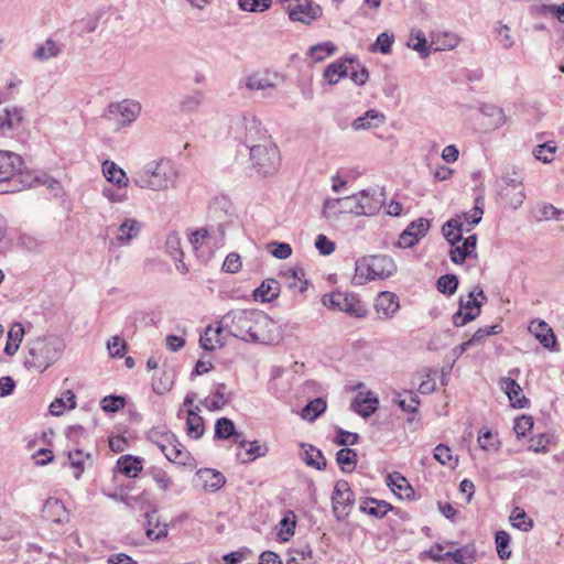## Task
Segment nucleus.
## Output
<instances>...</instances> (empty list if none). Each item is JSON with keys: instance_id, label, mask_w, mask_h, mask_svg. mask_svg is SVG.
I'll return each mask as SVG.
<instances>
[{"instance_id": "nucleus-7", "label": "nucleus", "mask_w": 564, "mask_h": 564, "mask_svg": "<svg viewBox=\"0 0 564 564\" xmlns=\"http://www.w3.org/2000/svg\"><path fill=\"white\" fill-rule=\"evenodd\" d=\"M141 112L139 101L123 99L117 102H110L104 112V118L116 123L117 128H124L137 120Z\"/></svg>"}, {"instance_id": "nucleus-11", "label": "nucleus", "mask_w": 564, "mask_h": 564, "mask_svg": "<svg viewBox=\"0 0 564 564\" xmlns=\"http://www.w3.org/2000/svg\"><path fill=\"white\" fill-rule=\"evenodd\" d=\"M289 13L292 21H299L311 24L321 17L322 9L318 4H314L312 0H279Z\"/></svg>"}, {"instance_id": "nucleus-45", "label": "nucleus", "mask_w": 564, "mask_h": 564, "mask_svg": "<svg viewBox=\"0 0 564 564\" xmlns=\"http://www.w3.org/2000/svg\"><path fill=\"white\" fill-rule=\"evenodd\" d=\"M303 460L307 466H311L317 470L325 469L327 464L322 451L312 445H308L307 449L304 451Z\"/></svg>"}, {"instance_id": "nucleus-61", "label": "nucleus", "mask_w": 564, "mask_h": 564, "mask_svg": "<svg viewBox=\"0 0 564 564\" xmlns=\"http://www.w3.org/2000/svg\"><path fill=\"white\" fill-rule=\"evenodd\" d=\"M203 100H204V93L200 90H195L182 99L181 110L184 112L195 111L203 104Z\"/></svg>"}, {"instance_id": "nucleus-49", "label": "nucleus", "mask_w": 564, "mask_h": 564, "mask_svg": "<svg viewBox=\"0 0 564 564\" xmlns=\"http://www.w3.org/2000/svg\"><path fill=\"white\" fill-rule=\"evenodd\" d=\"M337 47L332 42H322L316 45H313L308 55L312 57L314 62H322L326 57L333 55L336 52Z\"/></svg>"}, {"instance_id": "nucleus-26", "label": "nucleus", "mask_w": 564, "mask_h": 564, "mask_svg": "<svg viewBox=\"0 0 564 564\" xmlns=\"http://www.w3.org/2000/svg\"><path fill=\"white\" fill-rule=\"evenodd\" d=\"M246 86L250 90H262L263 97H271L275 88L274 83L267 73H254L248 76Z\"/></svg>"}, {"instance_id": "nucleus-63", "label": "nucleus", "mask_w": 564, "mask_h": 564, "mask_svg": "<svg viewBox=\"0 0 564 564\" xmlns=\"http://www.w3.org/2000/svg\"><path fill=\"white\" fill-rule=\"evenodd\" d=\"M272 6V0H238V7L247 12H264Z\"/></svg>"}, {"instance_id": "nucleus-5", "label": "nucleus", "mask_w": 564, "mask_h": 564, "mask_svg": "<svg viewBox=\"0 0 564 564\" xmlns=\"http://www.w3.org/2000/svg\"><path fill=\"white\" fill-rule=\"evenodd\" d=\"M383 193H377L376 189H362L358 194L344 197L339 203L344 204V208L357 216H371L380 210L382 206Z\"/></svg>"}, {"instance_id": "nucleus-18", "label": "nucleus", "mask_w": 564, "mask_h": 564, "mask_svg": "<svg viewBox=\"0 0 564 564\" xmlns=\"http://www.w3.org/2000/svg\"><path fill=\"white\" fill-rule=\"evenodd\" d=\"M499 387L508 395L511 405L523 409L528 404V399L522 394L520 384L512 378L503 377L499 380Z\"/></svg>"}, {"instance_id": "nucleus-9", "label": "nucleus", "mask_w": 564, "mask_h": 564, "mask_svg": "<svg viewBox=\"0 0 564 564\" xmlns=\"http://www.w3.org/2000/svg\"><path fill=\"white\" fill-rule=\"evenodd\" d=\"M486 301L487 296L481 289L469 292L466 300L460 296L459 308L452 318L453 324L456 327H462L476 319L481 313L482 303Z\"/></svg>"}, {"instance_id": "nucleus-39", "label": "nucleus", "mask_w": 564, "mask_h": 564, "mask_svg": "<svg viewBox=\"0 0 564 564\" xmlns=\"http://www.w3.org/2000/svg\"><path fill=\"white\" fill-rule=\"evenodd\" d=\"M463 223L459 218L447 220L442 227V234L447 242L455 246L462 240Z\"/></svg>"}, {"instance_id": "nucleus-34", "label": "nucleus", "mask_w": 564, "mask_h": 564, "mask_svg": "<svg viewBox=\"0 0 564 564\" xmlns=\"http://www.w3.org/2000/svg\"><path fill=\"white\" fill-rule=\"evenodd\" d=\"M231 399V393L227 392V386L223 382L215 386L214 398L206 399L204 405L210 411H218L224 408Z\"/></svg>"}, {"instance_id": "nucleus-46", "label": "nucleus", "mask_w": 564, "mask_h": 564, "mask_svg": "<svg viewBox=\"0 0 564 564\" xmlns=\"http://www.w3.org/2000/svg\"><path fill=\"white\" fill-rule=\"evenodd\" d=\"M510 522L512 527L523 532H529L534 525L533 520L529 518L525 511L520 507H516L511 511Z\"/></svg>"}, {"instance_id": "nucleus-53", "label": "nucleus", "mask_w": 564, "mask_h": 564, "mask_svg": "<svg viewBox=\"0 0 564 564\" xmlns=\"http://www.w3.org/2000/svg\"><path fill=\"white\" fill-rule=\"evenodd\" d=\"M406 398H403L401 393H397L393 398V402L398 404L402 411L415 413L420 403L419 398L412 391L406 392Z\"/></svg>"}, {"instance_id": "nucleus-44", "label": "nucleus", "mask_w": 564, "mask_h": 564, "mask_svg": "<svg viewBox=\"0 0 564 564\" xmlns=\"http://www.w3.org/2000/svg\"><path fill=\"white\" fill-rule=\"evenodd\" d=\"M446 555L454 564H474L476 560V551L473 545H465L453 552H446Z\"/></svg>"}, {"instance_id": "nucleus-35", "label": "nucleus", "mask_w": 564, "mask_h": 564, "mask_svg": "<svg viewBox=\"0 0 564 564\" xmlns=\"http://www.w3.org/2000/svg\"><path fill=\"white\" fill-rule=\"evenodd\" d=\"M279 282L274 279H267L253 291V296L262 302H271L279 296Z\"/></svg>"}, {"instance_id": "nucleus-48", "label": "nucleus", "mask_w": 564, "mask_h": 564, "mask_svg": "<svg viewBox=\"0 0 564 564\" xmlns=\"http://www.w3.org/2000/svg\"><path fill=\"white\" fill-rule=\"evenodd\" d=\"M174 433L162 427H152L147 434L148 441L156 445L160 449H162V445H165L170 441H174Z\"/></svg>"}, {"instance_id": "nucleus-42", "label": "nucleus", "mask_w": 564, "mask_h": 564, "mask_svg": "<svg viewBox=\"0 0 564 564\" xmlns=\"http://www.w3.org/2000/svg\"><path fill=\"white\" fill-rule=\"evenodd\" d=\"M336 462L344 473H351L357 465V453L348 447L341 448L336 453Z\"/></svg>"}, {"instance_id": "nucleus-16", "label": "nucleus", "mask_w": 564, "mask_h": 564, "mask_svg": "<svg viewBox=\"0 0 564 564\" xmlns=\"http://www.w3.org/2000/svg\"><path fill=\"white\" fill-rule=\"evenodd\" d=\"M399 308V297L392 292H380L375 300V310L380 319L392 318Z\"/></svg>"}, {"instance_id": "nucleus-6", "label": "nucleus", "mask_w": 564, "mask_h": 564, "mask_svg": "<svg viewBox=\"0 0 564 564\" xmlns=\"http://www.w3.org/2000/svg\"><path fill=\"white\" fill-rule=\"evenodd\" d=\"M250 160L253 169L262 176L275 173L280 165V152L272 142L252 144Z\"/></svg>"}, {"instance_id": "nucleus-22", "label": "nucleus", "mask_w": 564, "mask_h": 564, "mask_svg": "<svg viewBox=\"0 0 564 564\" xmlns=\"http://www.w3.org/2000/svg\"><path fill=\"white\" fill-rule=\"evenodd\" d=\"M43 512L46 518L50 519L54 523H65L69 520V514L64 506V503L54 497H50L46 499Z\"/></svg>"}, {"instance_id": "nucleus-21", "label": "nucleus", "mask_w": 564, "mask_h": 564, "mask_svg": "<svg viewBox=\"0 0 564 564\" xmlns=\"http://www.w3.org/2000/svg\"><path fill=\"white\" fill-rule=\"evenodd\" d=\"M161 452L169 462L183 466L187 465V460L191 458L189 453L176 436L174 437V441H170L165 445H162Z\"/></svg>"}, {"instance_id": "nucleus-10", "label": "nucleus", "mask_w": 564, "mask_h": 564, "mask_svg": "<svg viewBox=\"0 0 564 564\" xmlns=\"http://www.w3.org/2000/svg\"><path fill=\"white\" fill-rule=\"evenodd\" d=\"M355 503V495L349 482L340 479L335 484L332 495L333 513L338 521L345 520Z\"/></svg>"}, {"instance_id": "nucleus-31", "label": "nucleus", "mask_w": 564, "mask_h": 564, "mask_svg": "<svg viewBox=\"0 0 564 564\" xmlns=\"http://www.w3.org/2000/svg\"><path fill=\"white\" fill-rule=\"evenodd\" d=\"M232 437L236 443L242 437V433L236 430L234 422L228 417H220L215 423V438L228 440Z\"/></svg>"}, {"instance_id": "nucleus-37", "label": "nucleus", "mask_w": 564, "mask_h": 564, "mask_svg": "<svg viewBox=\"0 0 564 564\" xmlns=\"http://www.w3.org/2000/svg\"><path fill=\"white\" fill-rule=\"evenodd\" d=\"M498 194L513 209L521 207L525 199L524 188L512 189L507 186H499Z\"/></svg>"}, {"instance_id": "nucleus-57", "label": "nucleus", "mask_w": 564, "mask_h": 564, "mask_svg": "<svg viewBox=\"0 0 564 564\" xmlns=\"http://www.w3.org/2000/svg\"><path fill=\"white\" fill-rule=\"evenodd\" d=\"M496 549L501 560H508L511 556L510 550V535L508 532L501 530L496 533L495 538Z\"/></svg>"}, {"instance_id": "nucleus-54", "label": "nucleus", "mask_w": 564, "mask_h": 564, "mask_svg": "<svg viewBox=\"0 0 564 564\" xmlns=\"http://www.w3.org/2000/svg\"><path fill=\"white\" fill-rule=\"evenodd\" d=\"M59 54V48L53 40H46L43 44L39 45L33 53L34 58L46 61Z\"/></svg>"}, {"instance_id": "nucleus-19", "label": "nucleus", "mask_w": 564, "mask_h": 564, "mask_svg": "<svg viewBox=\"0 0 564 564\" xmlns=\"http://www.w3.org/2000/svg\"><path fill=\"white\" fill-rule=\"evenodd\" d=\"M378 404V398L372 392L368 391L365 395L359 393L351 401L350 409L362 417H369L377 411Z\"/></svg>"}, {"instance_id": "nucleus-25", "label": "nucleus", "mask_w": 564, "mask_h": 564, "mask_svg": "<svg viewBox=\"0 0 564 564\" xmlns=\"http://www.w3.org/2000/svg\"><path fill=\"white\" fill-rule=\"evenodd\" d=\"M102 173L106 180L117 187L124 188L128 186L129 178L126 172L113 161L106 160L102 162Z\"/></svg>"}, {"instance_id": "nucleus-55", "label": "nucleus", "mask_w": 564, "mask_h": 564, "mask_svg": "<svg viewBox=\"0 0 564 564\" xmlns=\"http://www.w3.org/2000/svg\"><path fill=\"white\" fill-rule=\"evenodd\" d=\"M186 430L189 437L194 440L200 438L205 431L203 417L189 413L186 420Z\"/></svg>"}, {"instance_id": "nucleus-4", "label": "nucleus", "mask_w": 564, "mask_h": 564, "mask_svg": "<svg viewBox=\"0 0 564 564\" xmlns=\"http://www.w3.org/2000/svg\"><path fill=\"white\" fill-rule=\"evenodd\" d=\"M397 272L393 259L387 254H375L359 258L355 263V281L365 284L376 279L383 280Z\"/></svg>"}, {"instance_id": "nucleus-36", "label": "nucleus", "mask_w": 564, "mask_h": 564, "mask_svg": "<svg viewBox=\"0 0 564 564\" xmlns=\"http://www.w3.org/2000/svg\"><path fill=\"white\" fill-rule=\"evenodd\" d=\"M239 446L241 448H245V456L243 457L240 453L237 454L238 459H240L242 463H249L254 460L256 458L262 457L267 453V448L259 444V442H248L243 438H240L238 442Z\"/></svg>"}, {"instance_id": "nucleus-51", "label": "nucleus", "mask_w": 564, "mask_h": 564, "mask_svg": "<svg viewBox=\"0 0 564 564\" xmlns=\"http://www.w3.org/2000/svg\"><path fill=\"white\" fill-rule=\"evenodd\" d=\"M484 204H485L484 196H477L475 198L474 208L469 213L463 214L464 219L469 225V228L466 229L467 231L471 230V228L475 225L480 223L482 215H484Z\"/></svg>"}, {"instance_id": "nucleus-2", "label": "nucleus", "mask_w": 564, "mask_h": 564, "mask_svg": "<svg viewBox=\"0 0 564 564\" xmlns=\"http://www.w3.org/2000/svg\"><path fill=\"white\" fill-rule=\"evenodd\" d=\"M269 324L268 315L256 310H231L220 318V328L248 343H264L260 329Z\"/></svg>"}, {"instance_id": "nucleus-32", "label": "nucleus", "mask_w": 564, "mask_h": 564, "mask_svg": "<svg viewBox=\"0 0 564 564\" xmlns=\"http://www.w3.org/2000/svg\"><path fill=\"white\" fill-rule=\"evenodd\" d=\"M120 473L127 477L134 478L143 468V459L138 456L123 455L117 460Z\"/></svg>"}, {"instance_id": "nucleus-40", "label": "nucleus", "mask_w": 564, "mask_h": 564, "mask_svg": "<svg viewBox=\"0 0 564 564\" xmlns=\"http://www.w3.org/2000/svg\"><path fill=\"white\" fill-rule=\"evenodd\" d=\"M346 57L330 63L324 70L328 84L335 85L340 78L347 77Z\"/></svg>"}, {"instance_id": "nucleus-59", "label": "nucleus", "mask_w": 564, "mask_h": 564, "mask_svg": "<svg viewBox=\"0 0 564 564\" xmlns=\"http://www.w3.org/2000/svg\"><path fill=\"white\" fill-rule=\"evenodd\" d=\"M126 406V399L122 395L110 394L101 399L100 408L106 413H116Z\"/></svg>"}, {"instance_id": "nucleus-30", "label": "nucleus", "mask_w": 564, "mask_h": 564, "mask_svg": "<svg viewBox=\"0 0 564 564\" xmlns=\"http://www.w3.org/2000/svg\"><path fill=\"white\" fill-rule=\"evenodd\" d=\"M225 328H220V321L216 327L207 326L205 332L199 337V345L204 350L213 351L216 347H221L224 343L220 339L221 333Z\"/></svg>"}, {"instance_id": "nucleus-50", "label": "nucleus", "mask_w": 564, "mask_h": 564, "mask_svg": "<svg viewBox=\"0 0 564 564\" xmlns=\"http://www.w3.org/2000/svg\"><path fill=\"white\" fill-rule=\"evenodd\" d=\"M458 278L455 274L441 275L436 281V289L446 296L455 294L458 288Z\"/></svg>"}, {"instance_id": "nucleus-64", "label": "nucleus", "mask_w": 564, "mask_h": 564, "mask_svg": "<svg viewBox=\"0 0 564 564\" xmlns=\"http://www.w3.org/2000/svg\"><path fill=\"white\" fill-rule=\"evenodd\" d=\"M555 150L556 147L553 142H546L539 144L533 153L536 160L542 161L543 163H550L554 159Z\"/></svg>"}, {"instance_id": "nucleus-13", "label": "nucleus", "mask_w": 564, "mask_h": 564, "mask_svg": "<svg viewBox=\"0 0 564 564\" xmlns=\"http://www.w3.org/2000/svg\"><path fill=\"white\" fill-rule=\"evenodd\" d=\"M430 226L429 219L423 217L410 223L401 232L398 246L400 248H412L427 234Z\"/></svg>"}, {"instance_id": "nucleus-15", "label": "nucleus", "mask_w": 564, "mask_h": 564, "mask_svg": "<svg viewBox=\"0 0 564 564\" xmlns=\"http://www.w3.org/2000/svg\"><path fill=\"white\" fill-rule=\"evenodd\" d=\"M23 109L20 107L6 108L0 112V137H12L21 127Z\"/></svg>"}, {"instance_id": "nucleus-41", "label": "nucleus", "mask_w": 564, "mask_h": 564, "mask_svg": "<svg viewBox=\"0 0 564 564\" xmlns=\"http://www.w3.org/2000/svg\"><path fill=\"white\" fill-rule=\"evenodd\" d=\"M327 404L323 398H316L310 401L301 411V417L308 422H314L326 411Z\"/></svg>"}, {"instance_id": "nucleus-1", "label": "nucleus", "mask_w": 564, "mask_h": 564, "mask_svg": "<svg viewBox=\"0 0 564 564\" xmlns=\"http://www.w3.org/2000/svg\"><path fill=\"white\" fill-rule=\"evenodd\" d=\"M178 177L180 170L176 163L167 158L152 160L132 173L135 186L154 192L176 188Z\"/></svg>"}, {"instance_id": "nucleus-14", "label": "nucleus", "mask_w": 564, "mask_h": 564, "mask_svg": "<svg viewBox=\"0 0 564 564\" xmlns=\"http://www.w3.org/2000/svg\"><path fill=\"white\" fill-rule=\"evenodd\" d=\"M245 128V144L250 149L252 144L271 142L261 121L253 115L242 117Z\"/></svg>"}, {"instance_id": "nucleus-8", "label": "nucleus", "mask_w": 564, "mask_h": 564, "mask_svg": "<svg viewBox=\"0 0 564 564\" xmlns=\"http://www.w3.org/2000/svg\"><path fill=\"white\" fill-rule=\"evenodd\" d=\"M322 303L329 310L344 312L355 317H365L368 314L366 306L354 294L332 292L323 295Z\"/></svg>"}, {"instance_id": "nucleus-52", "label": "nucleus", "mask_w": 564, "mask_h": 564, "mask_svg": "<svg viewBox=\"0 0 564 564\" xmlns=\"http://www.w3.org/2000/svg\"><path fill=\"white\" fill-rule=\"evenodd\" d=\"M499 186H507L512 189L524 188L523 187V177L521 173L514 169H506L501 176V183Z\"/></svg>"}, {"instance_id": "nucleus-23", "label": "nucleus", "mask_w": 564, "mask_h": 564, "mask_svg": "<svg viewBox=\"0 0 564 564\" xmlns=\"http://www.w3.org/2000/svg\"><path fill=\"white\" fill-rule=\"evenodd\" d=\"M143 228V224L134 218H126L118 228L117 240L122 246H128L135 239Z\"/></svg>"}, {"instance_id": "nucleus-47", "label": "nucleus", "mask_w": 564, "mask_h": 564, "mask_svg": "<svg viewBox=\"0 0 564 564\" xmlns=\"http://www.w3.org/2000/svg\"><path fill=\"white\" fill-rule=\"evenodd\" d=\"M433 456L441 465L451 468H455L458 464V458L452 455V449L442 443L434 448Z\"/></svg>"}, {"instance_id": "nucleus-56", "label": "nucleus", "mask_w": 564, "mask_h": 564, "mask_svg": "<svg viewBox=\"0 0 564 564\" xmlns=\"http://www.w3.org/2000/svg\"><path fill=\"white\" fill-rule=\"evenodd\" d=\"M459 44V37L453 33H444L437 35L436 40H433L431 46L434 45L435 51L453 50Z\"/></svg>"}, {"instance_id": "nucleus-38", "label": "nucleus", "mask_w": 564, "mask_h": 564, "mask_svg": "<svg viewBox=\"0 0 564 564\" xmlns=\"http://www.w3.org/2000/svg\"><path fill=\"white\" fill-rule=\"evenodd\" d=\"M24 335V327L21 323H15L11 326L8 333V340L4 347V352L8 356H13L22 341Z\"/></svg>"}, {"instance_id": "nucleus-62", "label": "nucleus", "mask_w": 564, "mask_h": 564, "mask_svg": "<svg viewBox=\"0 0 564 564\" xmlns=\"http://www.w3.org/2000/svg\"><path fill=\"white\" fill-rule=\"evenodd\" d=\"M481 112L491 118L490 124L495 128L501 127L506 122L503 110L495 105H484Z\"/></svg>"}, {"instance_id": "nucleus-43", "label": "nucleus", "mask_w": 564, "mask_h": 564, "mask_svg": "<svg viewBox=\"0 0 564 564\" xmlns=\"http://www.w3.org/2000/svg\"><path fill=\"white\" fill-rule=\"evenodd\" d=\"M406 45L413 51H416L423 58L430 55L425 34L421 30H412Z\"/></svg>"}, {"instance_id": "nucleus-33", "label": "nucleus", "mask_w": 564, "mask_h": 564, "mask_svg": "<svg viewBox=\"0 0 564 564\" xmlns=\"http://www.w3.org/2000/svg\"><path fill=\"white\" fill-rule=\"evenodd\" d=\"M360 511L375 518L384 517L392 506L384 500H378L376 498H367L359 507Z\"/></svg>"}, {"instance_id": "nucleus-29", "label": "nucleus", "mask_w": 564, "mask_h": 564, "mask_svg": "<svg viewBox=\"0 0 564 564\" xmlns=\"http://www.w3.org/2000/svg\"><path fill=\"white\" fill-rule=\"evenodd\" d=\"M477 245V236L470 235L467 238H465L462 246H457L454 249L451 250V260L455 264H462L466 260V258L471 257L473 254L476 256L475 249Z\"/></svg>"}, {"instance_id": "nucleus-17", "label": "nucleus", "mask_w": 564, "mask_h": 564, "mask_svg": "<svg viewBox=\"0 0 564 564\" xmlns=\"http://www.w3.org/2000/svg\"><path fill=\"white\" fill-rule=\"evenodd\" d=\"M529 332L539 340V343L549 350H555L557 346L556 336L553 329L540 319L532 321L529 325Z\"/></svg>"}, {"instance_id": "nucleus-12", "label": "nucleus", "mask_w": 564, "mask_h": 564, "mask_svg": "<svg viewBox=\"0 0 564 564\" xmlns=\"http://www.w3.org/2000/svg\"><path fill=\"white\" fill-rule=\"evenodd\" d=\"M22 166L23 160L19 154L0 150V183L17 182L18 178L23 183Z\"/></svg>"}, {"instance_id": "nucleus-3", "label": "nucleus", "mask_w": 564, "mask_h": 564, "mask_svg": "<svg viewBox=\"0 0 564 564\" xmlns=\"http://www.w3.org/2000/svg\"><path fill=\"white\" fill-rule=\"evenodd\" d=\"M64 348L63 340L55 335L39 337L29 344L24 366L43 372L59 359Z\"/></svg>"}, {"instance_id": "nucleus-58", "label": "nucleus", "mask_w": 564, "mask_h": 564, "mask_svg": "<svg viewBox=\"0 0 564 564\" xmlns=\"http://www.w3.org/2000/svg\"><path fill=\"white\" fill-rule=\"evenodd\" d=\"M90 454H84L82 449H75L68 453L70 466L76 469L74 476L79 479L85 469V459H90Z\"/></svg>"}, {"instance_id": "nucleus-24", "label": "nucleus", "mask_w": 564, "mask_h": 564, "mask_svg": "<svg viewBox=\"0 0 564 564\" xmlns=\"http://www.w3.org/2000/svg\"><path fill=\"white\" fill-rule=\"evenodd\" d=\"M197 477L200 479L203 488L210 492L219 490L226 484L225 476L220 471L210 468L199 469Z\"/></svg>"}, {"instance_id": "nucleus-28", "label": "nucleus", "mask_w": 564, "mask_h": 564, "mask_svg": "<svg viewBox=\"0 0 564 564\" xmlns=\"http://www.w3.org/2000/svg\"><path fill=\"white\" fill-rule=\"evenodd\" d=\"M347 77L356 85L362 86L369 78V72L366 66L361 65L356 56H346Z\"/></svg>"}, {"instance_id": "nucleus-27", "label": "nucleus", "mask_w": 564, "mask_h": 564, "mask_svg": "<svg viewBox=\"0 0 564 564\" xmlns=\"http://www.w3.org/2000/svg\"><path fill=\"white\" fill-rule=\"evenodd\" d=\"M384 122L383 113L378 110L370 109L367 110L362 116L356 118L351 122V127L354 130H369L372 128H378L380 124Z\"/></svg>"}, {"instance_id": "nucleus-60", "label": "nucleus", "mask_w": 564, "mask_h": 564, "mask_svg": "<svg viewBox=\"0 0 564 564\" xmlns=\"http://www.w3.org/2000/svg\"><path fill=\"white\" fill-rule=\"evenodd\" d=\"M394 42V35L392 33L382 32L380 33L376 42L371 45V52H379L381 54H389L391 46Z\"/></svg>"}, {"instance_id": "nucleus-20", "label": "nucleus", "mask_w": 564, "mask_h": 564, "mask_svg": "<svg viewBox=\"0 0 564 564\" xmlns=\"http://www.w3.org/2000/svg\"><path fill=\"white\" fill-rule=\"evenodd\" d=\"M167 524L160 521L156 510L145 513V534L152 541H160L167 536Z\"/></svg>"}]
</instances>
